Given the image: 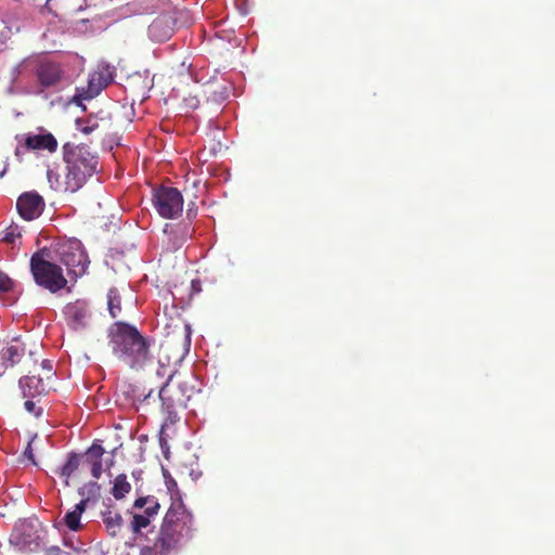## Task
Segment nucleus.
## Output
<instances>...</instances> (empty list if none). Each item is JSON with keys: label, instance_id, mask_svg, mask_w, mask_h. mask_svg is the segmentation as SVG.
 <instances>
[{"label": "nucleus", "instance_id": "obj_1", "mask_svg": "<svg viewBox=\"0 0 555 555\" xmlns=\"http://www.w3.org/2000/svg\"><path fill=\"white\" fill-rule=\"evenodd\" d=\"M113 352L130 366L141 365L149 359V344L137 327L116 322L111 327Z\"/></svg>", "mask_w": 555, "mask_h": 555}, {"label": "nucleus", "instance_id": "obj_2", "mask_svg": "<svg viewBox=\"0 0 555 555\" xmlns=\"http://www.w3.org/2000/svg\"><path fill=\"white\" fill-rule=\"evenodd\" d=\"M63 157L67 169L64 190L76 192L95 172L98 158L87 145H72L70 143L64 144Z\"/></svg>", "mask_w": 555, "mask_h": 555}, {"label": "nucleus", "instance_id": "obj_3", "mask_svg": "<svg viewBox=\"0 0 555 555\" xmlns=\"http://www.w3.org/2000/svg\"><path fill=\"white\" fill-rule=\"evenodd\" d=\"M159 527L172 534L181 544L192 539L195 531L194 516L186 508L181 498L172 500Z\"/></svg>", "mask_w": 555, "mask_h": 555}, {"label": "nucleus", "instance_id": "obj_4", "mask_svg": "<svg viewBox=\"0 0 555 555\" xmlns=\"http://www.w3.org/2000/svg\"><path fill=\"white\" fill-rule=\"evenodd\" d=\"M194 393L195 387L189 380H179L175 376H170L159 389L158 397L162 406L167 409H185Z\"/></svg>", "mask_w": 555, "mask_h": 555}, {"label": "nucleus", "instance_id": "obj_5", "mask_svg": "<svg viewBox=\"0 0 555 555\" xmlns=\"http://www.w3.org/2000/svg\"><path fill=\"white\" fill-rule=\"evenodd\" d=\"M153 205L158 215L165 219H175L183 210V196L172 186H159L153 192Z\"/></svg>", "mask_w": 555, "mask_h": 555}, {"label": "nucleus", "instance_id": "obj_6", "mask_svg": "<svg viewBox=\"0 0 555 555\" xmlns=\"http://www.w3.org/2000/svg\"><path fill=\"white\" fill-rule=\"evenodd\" d=\"M36 281L37 285L55 294L67 285V280L63 274V269L48 259H42L37 254L36 261Z\"/></svg>", "mask_w": 555, "mask_h": 555}, {"label": "nucleus", "instance_id": "obj_7", "mask_svg": "<svg viewBox=\"0 0 555 555\" xmlns=\"http://www.w3.org/2000/svg\"><path fill=\"white\" fill-rule=\"evenodd\" d=\"M132 507L139 512L132 513L130 529L134 534H139L156 518L160 504L155 496L147 495L135 499Z\"/></svg>", "mask_w": 555, "mask_h": 555}, {"label": "nucleus", "instance_id": "obj_8", "mask_svg": "<svg viewBox=\"0 0 555 555\" xmlns=\"http://www.w3.org/2000/svg\"><path fill=\"white\" fill-rule=\"evenodd\" d=\"M181 543L172 534L162 527L145 537L144 544L140 547V555H173L180 548Z\"/></svg>", "mask_w": 555, "mask_h": 555}, {"label": "nucleus", "instance_id": "obj_9", "mask_svg": "<svg viewBox=\"0 0 555 555\" xmlns=\"http://www.w3.org/2000/svg\"><path fill=\"white\" fill-rule=\"evenodd\" d=\"M115 77V67L106 62H100L96 68L90 74L86 88L78 90L77 98L81 100H91L99 95Z\"/></svg>", "mask_w": 555, "mask_h": 555}, {"label": "nucleus", "instance_id": "obj_10", "mask_svg": "<svg viewBox=\"0 0 555 555\" xmlns=\"http://www.w3.org/2000/svg\"><path fill=\"white\" fill-rule=\"evenodd\" d=\"M65 246L62 253V260L67 267L68 274H73L75 278L82 276L90 263L88 255L81 248L79 241L68 242Z\"/></svg>", "mask_w": 555, "mask_h": 555}, {"label": "nucleus", "instance_id": "obj_11", "mask_svg": "<svg viewBox=\"0 0 555 555\" xmlns=\"http://www.w3.org/2000/svg\"><path fill=\"white\" fill-rule=\"evenodd\" d=\"M35 542V527L28 519L18 520L10 535V543L20 552L30 553Z\"/></svg>", "mask_w": 555, "mask_h": 555}, {"label": "nucleus", "instance_id": "obj_12", "mask_svg": "<svg viewBox=\"0 0 555 555\" xmlns=\"http://www.w3.org/2000/svg\"><path fill=\"white\" fill-rule=\"evenodd\" d=\"M63 77L61 65L47 57L37 61V82L44 88L54 87Z\"/></svg>", "mask_w": 555, "mask_h": 555}, {"label": "nucleus", "instance_id": "obj_13", "mask_svg": "<svg viewBox=\"0 0 555 555\" xmlns=\"http://www.w3.org/2000/svg\"><path fill=\"white\" fill-rule=\"evenodd\" d=\"M172 33V20L168 15L158 16L149 26V36L154 41H166L171 37Z\"/></svg>", "mask_w": 555, "mask_h": 555}, {"label": "nucleus", "instance_id": "obj_14", "mask_svg": "<svg viewBox=\"0 0 555 555\" xmlns=\"http://www.w3.org/2000/svg\"><path fill=\"white\" fill-rule=\"evenodd\" d=\"M65 317L68 325L77 331L86 326L88 309L83 302L76 301L65 307Z\"/></svg>", "mask_w": 555, "mask_h": 555}, {"label": "nucleus", "instance_id": "obj_15", "mask_svg": "<svg viewBox=\"0 0 555 555\" xmlns=\"http://www.w3.org/2000/svg\"><path fill=\"white\" fill-rule=\"evenodd\" d=\"M16 211L22 221L30 223L35 220V192H24L16 201Z\"/></svg>", "mask_w": 555, "mask_h": 555}, {"label": "nucleus", "instance_id": "obj_16", "mask_svg": "<svg viewBox=\"0 0 555 555\" xmlns=\"http://www.w3.org/2000/svg\"><path fill=\"white\" fill-rule=\"evenodd\" d=\"M42 376L37 378V395H48L55 386V371L52 361L43 360L41 362Z\"/></svg>", "mask_w": 555, "mask_h": 555}, {"label": "nucleus", "instance_id": "obj_17", "mask_svg": "<svg viewBox=\"0 0 555 555\" xmlns=\"http://www.w3.org/2000/svg\"><path fill=\"white\" fill-rule=\"evenodd\" d=\"M164 232H169L173 235L172 244L176 247H180L188 238H190L194 232V229L190 223H179V224H166Z\"/></svg>", "mask_w": 555, "mask_h": 555}, {"label": "nucleus", "instance_id": "obj_18", "mask_svg": "<svg viewBox=\"0 0 555 555\" xmlns=\"http://www.w3.org/2000/svg\"><path fill=\"white\" fill-rule=\"evenodd\" d=\"M24 354V348L18 345H11L7 347L0 356V376L4 373L8 366L17 363Z\"/></svg>", "mask_w": 555, "mask_h": 555}, {"label": "nucleus", "instance_id": "obj_19", "mask_svg": "<svg viewBox=\"0 0 555 555\" xmlns=\"http://www.w3.org/2000/svg\"><path fill=\"white\" fill-rule=\"evenodd\" d=\"M59 147L56 138L43 127H37V151L55 153Z\"/></svg>", "mask_w": 555, "mask_h": 555}, {"label": "nucleus", "instance_id": "obj_20", "mask_svg": "<svg viewBox=\"0 0 555 555\" xmlns=\"http://www.w3.org/2000/svg\"><path fill=\"white\" fill-rule=\"evenodd\" d=\"M18 388L21 390L22 398L26 399L24 405L28 412H33L35 409V402L33 401V389L35 388L34 377L29 374L24 375L18 380Z\"/></svg>", "mask_w": 555, "mask_h": 555}, {"label": "nucleus", "instance_id": "obj_21", "mask_svg": "<svg viewBox=\"0 0 555 555\" xmlns=\"http://www.w3.org/2000/svg\"><path fill=\"white\" fill-rule=\"evenodd\" d=\"M102 519L111 535L115 537L121 532L124 519L118 512L107 509L102 513Z\"/></svg>", "mask_w": 555, "mask_h": 555}, {"label": "nucleus", "instance_id": "obj_22", "mask_svg": "<svg viewBox=\"0 0 555 555\" xmlns=\"http://www.w3.org/2000/svg\"><path fill=\"white\" fill-rule=\"evenodd\" d=\"M86 501H80L75 505L73 511H69L64 516V522L67 528L72 531H77L80 529V517L81 514L86 511Z\"/></svg>", "mask_w": 555, "mask_h": 555}, {"label": "nucleus", "instance_id": "obj_23", "mask_svg": "<svg viewBox=\"0 0 555 555\" xmlns=\"http://www.w3.org/2000/svg\"><path fill=\"white\" fill-rule=\"evenodd\" d=\"M178 410L179 409H167L166 406H162L165 417L160 428L159 442L163 449L166 446L165 436L167 435V429L179 421Z\"/></svg>", "mask_w": 555, "mask_h": 555}, {"label": "nucleus", "instance_id": "obj_24", "mask_svg": "<svg viewBox=\"0 0 555 555\" xmlns=\"http://www.w3.org/2000/svg\"><path fill=\"white\" fill-rule=\"evenodd\" d=\"M131 491V485L125 474H119L113 483L112 494L116 500H121Z\"/></svg>", "mask_w": 555, "mask_h": 555}, {"label": "nucleus", "instance_id": "obj_25", "mask_svg": "<svg viewBox=\"0 0 555 555\" xmlns=\"http://www.w3.org/2000/svg\"><path fill=\"white\" fill-rule=\"evenodd\" d=\"M23 232H26V227L16 221H12V223L3 231L1 241L8 244H13L16 238L22 237Z\"/></svg>", "mask_w": 555, "mask_h": 555}, {"label": "nucleus", "instance_id": "obj_26", "mask_svg": "<svg viewBox=\"0 0 555 555\" xmlns=\"http://www.w3.org/2000/svg\"><path fill=\"white\" fill-rule=\"evenodd\" d=\"M107 307L112 318H117L121 312V297L117 288H111L107 293Z\"/></svg>", "mask_w": 555, "mask_h": 555}, {"label": "nucleus", "instance_id": "obj_27", "mask_svg": "<svg viewBox=\"0 0 555 555\" xmlns=\"http://www.w3.org/2000/svg\"><path fill=\"white\" fill-rule=\"evenodd\" d=\"M101 487L96 481H90L83 485L79 489V494L82 496L81 501H86V505L89 501H96L100 498Z\"/></svg>", "mask_w": 555, "mask_h": 555}, {"label": "nucleus", "instance_id": "obj_28", "mask_svg": "<svg viewBox=\"0 0 555 555\" xmlns=\"http://www.w3.org/2000/svg\"><path fill=\"white\" fill-rule=\"evenodd\" d=\"M16 140L18 141V145L15 150L16 157L21 158V156L25 152L35 151V135H31V134L16 135Z\"/></svg>", "mask_w": 555, "mask_h": 555}, {"label": "nucleus", "instance_id": "obj_29", "mask_svg": "<svg viewBox=\"0 0 555 555\" xmlns=\"http://www.w3.org/2000/svg\"><path fill=\"white\" fill-rule=\"evenodd\" d=\"M80 456L76 453H72L66 463L63 465L61 475L65 477H70L79 467Z\"/></svg>", "mask_w": 555, "mask_h": 555}, {"label": "nucleus", "instance_id": "obj_30", "mask_svg": "<svg viewBox=\"0 0 555 555\" xmlns=\"http://www.w3.org/2000/svg\"><path fill=\"white\" fill-rule=\"evenodd\" d=\"M104 448L101 444L93 443L88 450H87V461L89 463L102 461V456L104 454Z\"/></svg>", "mask_w": 555, "mask_h": 555}, {"label": "nucleus", "instance_id": "obj_31", "mask_svg": "<svg viewBox=\"0 0 555 555\" xmlns=\"http://www.w3.org/2000/svg\"><path fill=\"white\" fill-rule=\"evenodd\" d=\"M47 178L50 183V186L54 190H60L64 183L60 180V176L54 173L52 169L47 170Z\"/></svg>", "mask_w": 555, "mask_h": 555}, {"label": "nucleus", "instance_id": "obj_32", "mask_svg": "<svg viewBox=\"0 0 555 555\" xmlns=\"http://www.w3.org/2000/svg\"><path fill=\"white\" fill-rule=\"evenodd\" d=\"M13 281L3 272H0V294L11 291Z\"/></svg>", "mask_w": 555, "mask_h": 555}, {"label": "nucleus", "instance_id": "obj_33", "mask_svg": "<svg viewBox=\"0 0 555 555\" xmlns=\"http://www.w3.org/2000/svg\"><path fill=\"white\" fill-rule=\"evenodd\" d=\"M90 465H91V475L95 479H99L102 475V461L92 462V463H90Z\"/></svg>", "mask_w": 555, "mask_h": 555}, {"label": "nucleus", "instance_id": "obj_34", "mask_svg": "<svg viewBox=\"0 0 555 555\" xmlns=\"http://www.w3.org/2000/svg\"><path fill=\"white\" fill-rule=\"evenodd\" d=\"M43 555H72L69 552L61 548L60 546H50L44 551Z\"/></svg>", "mask_w": 555, "mask_h": 555}, {"label": "nucleus", "instance_id": "obj_35", "mask_svg": "<svg viewBox=\"0 0 555 555\" xmlns=\"http://www.w3.org/2000/svg\"><path fill=\"white\" fill-rule=\"evenodd\" d=\"M34 439L28 441V444L23 453V459H27L31 464H35V455L33 452L31 443Z\"/></svg>", "mask_w": 555, "mask_h": 555}, {"label": "nucleus", "instance_id": "obj_36", "mask_svg": "<svg viewBox=\"0 0 555 555\" xmlns=\"http://www.w3.org/2000/svg\"><path fill=\"white\" fill-rule=\"evenodd\" d=\"M184 104L189 109H195L199 105V100L196 96H189L184 99Z\"/></svg>", "mask_w": 555, "mask_h": 555}, {"label": "nucleus", "instance_id": "obj_37", "mask_svg": "<svg viewBox=\"0 0 555 555\" xmlns=\"http://www.w3.org/2000/svg\"><path fill=\"white\" fill-rule=\"evenodd\" d=\"M37 254H39V256L42 257V259H48L52 257V250L50 248H47V247H42L40 248V250L37 251Z\"/></svg>", "mask_w": 555, "mask_h": 555}, {"label": "nucleus", "instance_id": "obj_38", "mask_svg": "<svg viewBox=\"0 0 555 555\" xmlns=\"http://www.w3.org/2000/svg\"><path fill=\"white\" fill-rule=\"evenodd\" d=\"M44 207L43 198L37 193V217Z\"/></svg>", "mask_w": 555, "mask_h": 555}, {"label": "nucleus", "instance_id": "obj_39", "mask_svg": "<svg viewBox=\"0 0 555 555\" xmlns=\"http://www.w3.org/2000/svg\"><path fill=\"white\" fill-rule=\"evenodd\" d=\"M98 128V124L94 122L93 125L91 126H86L81 129V131L85 133V134H89L91 133L92 131H94L95 129Z\"/></svg>", "mask_w": 555, "mask_h": 555}, {"label": "nucleus", "instance_id": "obj_40", "mask_svg": "<svg viewBox=\"0 0 555 555\" xmlns=\"http://www.w3.org/2000/svg\"><path fill=\"white\" fill-rule=\"evenodd\" d=\"M29 269L31 274L35 276V254H33L29 259Z\"/></svg>", "mask_w": 555, "mask_h": 555}, {"label": "nucleus", "instance_id": "obj_41", "mask_svg": "<svg viewBox=\"0 0 555 555\" xmlns=\"http://www.w3.org/2000/svg\"><path fill=\"white\" fill-rule=\"evenodd\" d=\"M184 328H185V338H186L188 343L190 344V340H191V338H190V336H191V327H190V325H185Z\"/></svg>", "mask_w": 555, "mask_h": 555}, {"label": "nucleus", "instance_id": "obj_42", "mask_svg": "<svg viewBox=\"0 0 555 555\" xmlns=\"http://www.w3.org/2000/svg\"><path fill=\"white\" fill-rule=\"evenodd\" d=\"M42 413H43V409L37 408V412H36L37 417H39Z\"/></svg>", "mask_w": 555, "mask_h": 555}, {"label": "nucleus", "instance_id": "obj_43", "mask_svg": "<svg viewBox=\"0 0 555 555\" xmlns=\"http://www.w3.org/2000/svg\"><path fill=\"white\" fill-rule=\"evenodd\" d=\"M151 395H152V391H150V392L145 396L144 400H146L147 398H150V397H151Z\"/></svg>", "mask_w": 555, "mask_h": 555}, {"label": "nucleus", "instance_id": "obj_44", "mask_svg": "<svg viewBox=\"0 0 555 555\" xmlns=\"http://www.w3.org/2000/svg\"><path fill=\"white\" fill-rule=\"evenodd\" d=\"M80 23L81 24L86 23V20H81V21L77 22V24H80Z\"/></svg>", "mask_w": 555, "mask_h": 555}]
</instances>
